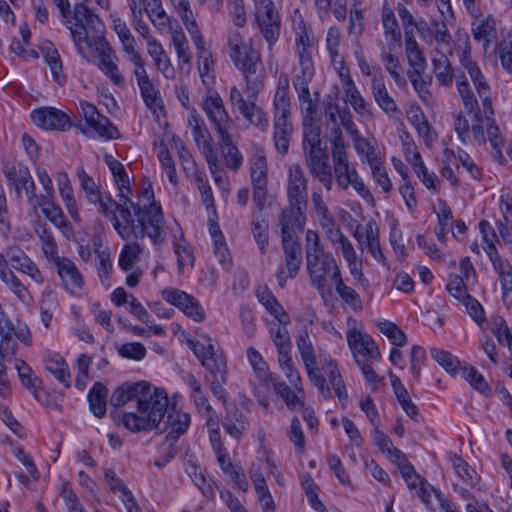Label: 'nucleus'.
Returning <instances> with one entry per match:
<instances>
[{
  "label": "nucleus",
  "mask_w": 512,
  "mask_h": 512,
  "mask_svg": "<svg viewBox=\"0 0 512 512\" xmlns=\"http://www.w3.org/2000/svg\"><path fill=\"white\" fill-rule=\"evenodd\" d=\"M132 400L137 402V412L112 416L115 424L123 425L134 433L158 428L164 416L171 411L166 391L144 381L118 387L110 403L119 407Z\"/></svg>",
  "instance_id": "nucleus-1"
},
{
  "label": "nucleus",
  "mask_w": 512,
  "mask_h": 512,
  "mask_svg": "<svg viewBox=\"0 0 512 512\" xmlns=\"http://www.w3.org/2000/svg\"><path fill=\"white\" fill-rule=\"evenodd\" d=\"M97 200L90 203L98 205V212L108 218L122 239H142L148 236L155 245L166 240L164 215L161 206L152 203L149 206L131 208L124 200L117 203L108 194H99Z\"/></svg>",
  "instance_id": "nucleus-2"
},
{
  "label": "nucleus",
  "mask_w": 512,
  "mask_h": 512,
  "mask_svg": "<svg viewBox=\"0 0 512 512\" xmlns=\"http://www.w3.org/2000/svg\"><path fill=\"white\" fill-rule=\"evenodd\" d=\"M75 18L80 24L72 28V40L79 55L91 61L97 54L98 69L114 85L124 87L126 82L118 69V57L104 37L105 25L101 18L82 5L75 8Z\"/></svg>",
  "instance_id": "nucleus-3"
},
{
  "label": "nucleus",
  "mask_w": 512,
  "mask_h": 512,
  "mask_svg": "<svg viewBox=\"0 0 512 512\" xmlns=\"http://www.w3.org/2000/svg\"><path fill=\"white\" fill-rule=\"evenodd\" d=\"M303 124V154L310 175L329 192L332 190V174L329 154L322 146L321 128L317 119L318 104L311 93L297 96Z\"/></svg>",
  "instance_id": "nucleus-4"
},
{
  "label": "nucleus",
  "mask_w": 512,
  "mask_h": 512,
  "mask_svg": "<svg viewBox=\"0 0 512 512\" xmlns=\"http://www.w3.org/2000/svg\"><path fill=\"white\" fill-rule=\"evenodd\" d=\"M482 103V112L475 111L472 118V133L478 144H485L488 140L495 151V157L500 161L505 158L502 154L504 139L500 134L499 127L495 124L494 111L491 101V90L480 68L469 75Z\"/></svg>",
  "instance_id": "nucleus-5"
},
{
  "label": "nucleus",
  "mask_w": 512,
  "mask_h": 512,
  "mask_svg": "<svg viewBox=\"0 0 512 512\" xmlns=\"http://www.w3.org/2000/svg\"><path fill=\"white\" fill-rule=\"evenodd\" d=\"M227 47L229 58L243 75L246 91L255 97L263 89L265 78L260 52L253 46L251 39L245 41L239 31L230 32Z\"/></svg>",
  "instance_id": "nucleus-6"
},
{
  "label": "nucleus",
  "mask_w": 512,
  "mask_h": 512,
  "mask_svg": "<svg viewBox=\"0 0 512 512\" xmlns=\"http://www.w3.org/2000/svg\"><path fill=\"white\" fill-rule=\"evenodd\" d=\"M32 228L40 240L41 250L46 260L56 268L57 275L64 288L70 293L82 290L84 278L81 272L71 259L59 255L58 244L52 231L38 214H36L35 219L32 221Z\"/></svg>",
  "instance_id": "nucleus-7"
},
{
  "label": "nucleus",
  "mask_w": 512,
  "mask_h": 512,
  "mask_svg": "<svg viewBox=\"0 0 512 512\" xmlns=\"http://www.w3.org/2000/svg\"><path fill=\"white\" fill-rule=\"evenodd\" d=\"M290 79L288 74L280 73L272 101L273 141L278 153L288 152L293 134Z\"/></svg>",
  "instance_id": "nucleus-8"
},
{
  "label": "nucleus",
  "mask_w": 512,
  "mask_h": 512,
  "mask_svg": "<svg viewBox=\"0 0 512 512\" xmlns=\"http://www.w3.org/2000/svg\"><path fill=\"white\" fill-rule=\"evenodd\" d=\"M79 110L85 124L81 121H76L73 122V126L79 129L85 136L104 140L120 138L118 128L106 116L101 114L94 104L80 101Z\"/></svg>",
  "instance_id": "nucleus-9"
},
{
  "label": "nucleus",
  "mask_w": 512,
  "mask_h": 512,
  "mask_svg": "<svg viewBox=\"0 0 512 512\" xmlns=\"http://www.w3.org/2000/svg\"><path fill=\"white\" fill-rule=\"evenodd\" d=\"M248 164L253 187V201L257 209L262 211L266 204L268 166L265 150L259 144H252Z\"/></svg>",
  "instance_id": "nucleus-10"
},
{
  "label": "nucleus",
  "mask_w": 512,
  "mask_h": 512,
  "mask_svg": "<svg viewBox=\"0 0 512 512\" xmlns=\"http://www.w3.org/2000/svg\"><path fill=\"white\" fill-rule=\"evenodd\" d=\"M299 57L300 71L293 78V87L297 96L310 93L309 84L312 81L315 70L312 58V45L305 30L298 33L295 39Z\"/></svg>",
  "instance_id": "nucleus-11"
},
{
  "label": "nucleus",
  "mask_w": 512,
  "mask_h": 512,
  "mask_svg": "<svg viewBox=\"0 0 512 512\" xmlns=\"http://www.w3.org/2000/svg\"><path fill=\"white\" fill-rule=\"evenodd\" d=\"M296 345L309 380L318 388L324 398H330L331 388L327 384L325 377L319 372L314 346L307 329L302 330L298 334Z\"/></svg>",
  "instance_id": "nucleus-12"
},
{
  "label": "nucleus",
  "mask_w": 512,
  "mask_h": 512,
  "mask_svg": "<svg viewBox=\"0 0 512 512\" xmlns=\"http://www.w3.org/2000/svg\"><path fill=\"white\" fill-rule=\"evenodd\" d=\"M255 20L269 48L278 41L281 19L272 0H254Z\"/></svg>",
  "instance_id": "nucleus-13"
},
{
  "label": "nucleus",
  "mask_w": 512,
  "mask_h": 512,
  "mask_svg": "<svg viewBox=\"0 0 512 512\" xmlns=\"http://www.w3.org/2000/svg\"><path fill=\"white\" fill-rule=\"evenodd\" d=\"M189 347L199 359L201 365L207 370H214L216 373L224 372L226 357L217 343L208 335H202L201 340H189Z\"/></svg>",
  "instance_id": "nucleus-14"
},
{
  "label": "nucleus",
  "mask_w": 512,
  "mask_h": 512,
  "mask_svg": "<svg viewBox=\"0 0 512 512\" xmlns=\"http://www.w3.org/2000/svg\"><path fill=\"white\" fill-rule=\"evenodd\" d=\"M190 424V415L171 407V411L167 413V419L165 421V428L163 431H167L164 444L170 448V451L165 457H162L155 461V465L162 467L166 465L175 456L174 444L177 442L180 436H182Z\"/></svg>",
  "instance_id": "nucleus-15"
},
{
  "label": "nucleus",
  "mask_w": 512,
  "mask_h": 512,
  "mask_svg": "<svg viewBox=\"0 0 512 512\" xmlns=\"http://www.w3.org/2000/svg\"><path fill=\"white\" fill-rule=\"evenodd\" d=\"M201 108L218 135L230 131L233 121L218 92L208 90L202 99Z\"/></svg>",
  "instance_id": "nucleus-16"
},
{
  "label": "nucleus",
  "mask_w": 512,
  "mask_h": 512,
  "mask_svg": "<svg viewBox=\"0 0 512 512\" xmlns=\"http://www.w3.org/2000/svg\"><path fill=\"white\" fill-rule=\"evenodd\" d=\"M135 66L134 76L140 90L141 97L147 108L153 113L157 114L163 110V100L159 90L156 88L150 79L143 58L132 62Z\"/></svg>",
  "instance_id": "nucleus-17"
},
{
  "label": "nucleus",
  "mask_w": 512,
  "mask_h": 512,
  "mask_svg": "<svg viewBox=\"0 0 512 512\" xmlns=\"http://www.w3.org/2000/svg\"><path fill=\"white\" fill-rule=\"evenodd\" d=\"M281 242L285 265L278 268L276 278L278 285L283 288L288 279H293L298 274L302 263V250L299 238L281 239Z\"/></svg>",
  "instance_id": "nucleus-18"
},
{
  "label": "nucleus",
  "mask_w": 512,
  "mask_h": 512,
  "mask_svg": "<svg viewBox=\"0 0 512 512\" xmlns=\"http://www.w3.org/2000/svg\"><path fill=\"white\" fill-rule=\"evenodd\" d=\"M161 295L167 303L180 309L195 322H203L205 320L206 312L193 295L175 288H166L162 290Z\"/></svg>",
  "instance_id": "nucleus-19"
},
{
  "label": "nucleus",
  "mask_w": 512,
  "mask_h": 512,
  "mask_svg": "<svg viewBox=\"0 0 512 512\" xmlns=\"http://www.w3.org/2000/svg\"><path fill=\"white\" fill-rule=\"evenodd\" d=\"M347 343L356 362L357 360L380 361L381 353L376 342L370 335L364 334L356 327L348 330Z\"/></svg>",
  "instance_id": "nucleus-20"
},
{
  "label": "nucleus",
  "mask_w": 512,
  "mask_h": 512,
  "mask_svg": "<svg viewBox=\"0 0 512 512\" xmlns=\"http://www.w3.org/2000/svg\"><path fill=\"white\" fill-rule=\"evenodd\" d=\"M307 270L311 283L322 297L327 292L326 275L332 282L341 275L340 267L331 252H327L324 256L318 258L316 267H307Z\"/></svg>",
  "instance_id": "nucleus-21"
},
{
  "label": "nucleus",
  "mask_w": 512,
  "mask_h": 512,
  "mask_svg": "<svg viewBox=\"0 0 512 512\" xmlns=\"http://www.w3.org/2000/svg\"><path fill=\"white\" fill-rule=\"evenodd\" d=\"M333 169L331 168L332 177L334 176L337 185L342 190H347L354 176H357V170L350 163L346 153V143H338L332 146Z\"/></svg>",
  "instance_id": "nucleus-22"
},
{
  "label": "nucleus",
  "mask_w": 512,
  "mask_h": 512,
  "mask_svg": "<svg viewBox=\"0 0 512 512\" xmlns=\"http://www.w3.org/2000/svg\"><path fill=\"white\" fill-rule=\"evenodd\" d=\"M31 119L36 126L45 130L66 131L73 126L72 118L68 114L53 107L33 110Z\"/></svg>",
  "instance_id": "nucleus-23"
},
{
  "label": "nucleus",
  "mask_w": 512,
  "mask_h": 512,
  "mask_svg": "<svg viewBox=\"0 0 512 512\" xmlns=\"http://www.w3.org/2000/svg\"><path fill=\"white\" fill-rule=\"evenodd\" d=\"M308 179L299 164H293L288 170L287 196L289 205L307 208Z\"/></svg>",
  "instance_id": "nucleus-24"
},
{
  "label": "nucleus",
  "mask_w": 512,
  "mask_h": 512,
  "mask_svg": "<svg viewBox=\"0 0 512 512\" xmlns=\"http://www.w3.org/2000/svg\"><path fill=\"white\" fill-rule=\"evenodd\" d=\"M306 208L301 206H286L280 215L279 225L281 228V239L298 238L306 223Z\"/></svg>",
  "instance_id": "nucleus-25"
},
{
  "label": "nucleus",
  "mask_w": 512,
  "mask_h": 512,
  "mask_svg": "<svg viewBox=\"0 0 512 512\" xmlns=\"http://www.w3.org/2000/svg\"><path fill=\"white\" fill-rule=\"evenodd\" d=\"M190 36L197 50L198 70L200 77L202 79V83L206 86L208 90H211L215 83L214 62L212 60V53L210 49H208L205 46V41L201 35V32H198L197 34H193Z\"/></svg>",
  "instance_id": "nucleus-26"
},
{
  "label": "nucleus",
  "mask_w": 512,
  "mask_h": 512,
  "mask_svg": "<svg viewBox=\"0 0 512 512\" xmlns=\"http://www.w3.org/2000/svg\"><path fill=\"white\" fill-rule=\"evenodd\" d=\"M371 92L377 105L389 116L400 115V109L389 94L381 72L373 75Z\"/></svg>",
  "instance_id": "nucleus-27"
},
{
  "label": "nucleus",
  "mask_w": 512,
  "mask_h": 512,
  "mask_svg": "<svg viewBox=\"0 0 512 512\" xmlns=\"http://www.w3.org/2000/svg\"><path fill=\"white\" fill-rule=\"evenodd\" d=\"M417 31L421 38L429 45L433 44V42L438 44H449L451 42V35L443 21L432 20L427 22L424 19H420L417 22Z\"/></svg>",
  "instance_id": "nucleus-28"
},
{
  "label": "nucleus",
  "mask_w": 512,
  "mask_h": 512,
  "mask_svg": "<svg viewBox=\"0 0 512 512\" xmlns=\"http://www.w3.org/2000/svg\"><path fill=\"white\" fill-rule=\"evenodd\" d=\"M381 20L387 46L391 49H401L402 35L393 9L386 3L382 7Z\"/></svg>",
  "instance_id": "nucleus-29"
},
{
  "label": "nucleus",
  "mask_w": 512,
  "mask_h": 512,
  "mask_svg": "<svg viewBox=\"0 0 512 512\" xmlns=\"http://www.w3.org/2000/svg\"><path fill=\"white\" fill-rule=\"evenodd\" d=\"M353 236L358 241L361 248L364 245L368 248V251L371 253L373 258L377 262H381V263L385 262V256L381 250L380 242H379V228L375 221L371 220L366 223L365 238L358 230H356L354 232Z\"/></svg>",
  "instance_id": "nucleus-30"
},
{
  "label": "nucleus",
  "mask_w": 512,
  "mask_h": 512,
  "mask_svg": "<svg viewBox=\"0 0 512 512\" xmlns=\"http://www.w3.org/2000/svg\"><path fill=\"white\" fill-rule=\"evenodd\" d=\"M187 123L192 130L193 139L200 152L213 148L212 137L209 129L207 128L204 119L194 107L190 109Z\"/></svg>",
  "instance_id": "nucleus-31"
},
{
  "label": "nucleus",
  "mask_w": 512,
  "mask_h": 512,
  "mask_svg": "<svg viewBox=\"0 0 512 512\" xmlns=\"http://www.w3.org/2000/svg\"><path fill=\"white\" fill-rule=\"evenodd\" d=\"M220 152L224 159L225 166L237 172L243 165V155L237 146L234 144L232 135L229 131L219 134Z\"/></svg>",
  "instance_id": "nucleus-32"
},
{
  "label": "nucleus",
  "mask_w": 512,
  "mask_h": 512,
  "mask_svg": "<svg viewBox=\"0 0 512 512\" xmlns=\"http://www.w3.org/2000/svg\"><path fill=\"white\" fill-rule=\"evenodd\" d=\"M319 358L322 363V370L327 374L335 395L339 401H346L347 391L336 361L328 354H320Z\"/></svg>",
  "instance_id": "nucleus-33"
},
{
  "label": "nucleus",
  "mask_w": 512,
  "mask_h": 512,
  "mask_svg": "<svg viewBox=\"0 0 512 512\" xmlns=\"http://www.w3.org/2000/svg\"><path fill=\"white\" fill-rule=\"evenodd\" d=\"M256 297L265 309L278 320L281 325H288L291 322L290 316L272 294L267 286L260 287L256 292Z\"/></svg>",
  "instance_id": "nucleus-34"
},
{
  "label": "nucleus",
  "mask_w": 512,
  "mask_h": 512,
  "mask_svg": "<svg viewBox=\"0 0 512 512\" xmlns=\"http://www.w3.org/2000/svg\"><path fill=\"white\" fill-rule=\"evenodd\" d=\"M113 30L119 37L123 51L126 53L131 63L142 58L141 54L136 49V40L125 21L120 18H115L113 20Z\"/></svg>",
  "instance_id": "nucleus-35"
},
{
  "label": "nucleus",
  "mask_w": 512,
  "mask_h": 512,
  "mask_svg": "<svg viewBox=\"0 0 512 512\" xmlns=\"http://www.w3.org/2000/svg\"><path fill=\"white\" fill-rule=\"evenodd\" d=\"M12 331V322L3 311H0V355L7 359H11L18 349V343L12 335Z\"/></svg>",
  "instance_id": "nucleus-36"
},
{
  "label": "nucleus",
  "mask_w": 512,
  "mask_h": 512,
  "mask_svg": "<svg viewBox=\"0 0 512 512\" xmlns=\"http://www.w3.org/2000/svg\"><path fill=\"white\" fill-rule=\"evenodd\" d=\"M399 49H391L386 46L381 51V61L385 70L389 73L397 86L404 87L407 84L406 78L402 74V66L396 52Z\"/></svg>",
  "instance_id": "nucleus-37"
},
{
  "label": "nucleus",
  "mask_w": 512,
  "mask_h": 512,
  "mask_svg": "<svg viewBox=\"0 0 512 512\" xmlns=\"http://www.w3.org/2000/svg\"><path fill=\"white\" fill-rule=\"evenodd\" d=\"M15 369L17 370L21 384L33 394L35 400L40 401L39 392L42 389L41 379L35 375L30 366L22 359H15Z\"/></svg>",
  "instance_id": "nucleus-38"
},
{
  "label": "nucleus",
  "mask_w": 512,
  "mask_h": 512,
  "mask_svg": "<svg viewBox=\"0 0 512 512\" xmlns=\"http://www.w3.org/2000/svg\"><path fill=\"white\" fill-rule=\"evenodd\" d=\"M343 111H341L340 107L336 103L329 102L325 106V125L326 129L330 130V133L332 135L331 138V144L332 146L335 144L345 143V140L342 135V130L340 127V124L338 122L339 119H341Z\"/></svg>",
  "instance_id": "nucleus-39"
},
{
  "label": "nucleus",
  "mask_w": 512,
  "mask_h": 512,
  "mask_svg": "<svg viewBox=\"0 0 512 512\" xmlns=\"http://www.w3.org/2000/svg\"><path fill=\"white\" fill-rule=\"evenodd\" d=\"M248 93V98L251 99V101L239 112L249 124L261 131H266L269 126L267 113L261 107L256 105L255 100L257 95L254 97L251 92Z\"/></svg>",
  "instance_id": "nucleus-40"
},
{
  "label": "nucleus",
  "mask_w": 512,
  "mask_h": 512,
  "mask_svg": "<svg viewBox=\"0 0 512 512\" xmlns=\"http://www.w3.org/2000/svg\"><path fill=\"white\" fill-rule=\"evenodd\" d=\"M172 141L174 143V147L177 150L178 158L181 163V167L186 177L191 179L196 175L202 173L197 167V164L186 147V144L182 141V139L176 135L172 136Z\"/></svg>",
  "instance_id": "nucleus-41"
},
{
  "label": "nucleus",
  "mask_w": 512,
  "mask_h": 512,
  "mask_svg": "<svg viewBox=\"0 0 512 512\" xmlns=\"http://www.w3.org/2000/svg\"><path fill=\"white\" fill-rule=\"evenodd\" d=\"M325 251L321 243L319 233L315 230H307L305 234L306 266L316 267L317 259L324 256Z\"/></svg>",
  "instance_id": "nucleus-42"
},
{
  "label": "nucleus",
  "mask_w": 512,
  "mask_h": 512,
  "mask_svg": "<svg viewBox=\"0 0 512 512\" xmlns=\"http://www.w3.org/2000/svg\"><path fill=\"white\" fill-rule=\"evenodd\" d=\"M432 64L437 81L443 86L451 85L453 73L448 57L439 49H435L432 55Z\"/></svg>",
  "instance_id": "nucleus-43"
},
{
  "label": "nucleus",
  "mask_w": 512,
  "mask_h": 512,
  "mask_svg": "<svg viewBox=\"0 0 512 512\" xmlns=\"http://www.w3.org/2000/svg\"><path fill=\"white\" fill-rule=\"evenodd\" d=\"M107 396L108 389L100 382H96L88 393L89 407L98 418L106 414Z\"/></svg>",
  "instance_id": "nucleus-44"
},
{
  "label": "nucleus",
  "mask_w": 512,
  "mask_h": 512,
  "mask_svg": "<svg viewBox=\"0 0 512 512\" xmlns=\"http://www.w3.org/2000/svg\"><path fill=\"white\" fill-rule=\"evenodd\" d=\"M345 94L353 109L361 116L371 115L370 104L363 98L351 77L345 81Z\"/></svg>",
  "instance_id": "nucleus-45"
},
{
  "label": "nucleus",
  "mask_w": 512,
  "mask_h": 512,
  "mask_svg": "<svg viewBox=\"0 0 512 512\" xmlns=\"http://www.w3.org/2000/svg\"><path fill=\"white\" fill-rule=\"evenodd\" d=\"M472 34L476 41H482L484 48L497 37L495 20L488 16L483 20L472 23Z\"/></svg>",
  "instance_id": "nucleus-46"
},
{
  "label": "nucleus",
  "mask_w": 512,
  "mask_h": 512,
  "mask_svg": "<svg viewBox=\"0 0 512 512\" xmlns=\"http://www.w3.org/2000/svg\"><path fill=\"white\" fill-rule=\"evenodd\" d=\"M335 291L341 300L351 307L354 311H360L363 308V303L360 295L355 289L346 285L342 279V274L333 281Z\"/></svg>",
  "instance_id": "nucleus-47"
},
{
  "label": "nucleus",
  "mask_w": 512,
  "mask_h": 512,
  "mask_svg": "<svg viewBox=\"0 0 512 512\" xmlns=\"http://www.w3.org/2000/svg\"><path fill=\"white\" fill-rule=\"evenodd\" d=\"M46 369L65 387L70 386V373L63 357L58 354L49 356L45 360Z\"/></svg>",
  "instance_id": "nucleus-48"
},
{
  "label": "nucleus",
  "mask_w": 512,
  "mask_h": 512,
  "mask_svg": "<svg viewBox=\"0 0 512 512\" xmlns=\"http://www.w3.org/2000/svg\"><path fill=\"white\" fill-rule=\"evenodd\" d=\"M3 174L11 186L14 187L17 194H20L22 185L31 177L29 168L25 165L6 164L3 167Z\"/></svg>",
  "instance_id": "nucleus-49"
},
{
  "label": "nucleus",
  "mask_w": 512,
  "mask_h": 512,
  "mask_svg": "<svg viewBox=\"0 0 512 512\" xmlns=\"http://www.w3.org/2000/svg\"><path fill=\"white\" fill-rule=\"evenodd\" d=\"M0 280L21 302L29 304L32 301V296L28 288L20 281L12 270L3 273V275L0 276Z\"/></svg>",
  "instance_id": "nucleus-50"
},
{
  "label": "nucleus",
  "mask_w": 512,
  "mask_h": 512,
  "mask_svg": "<svg viewBox=\"0 0 512 512\" xmlns=\"http://www.w3.org/2000/svg\"><path fill=\"white\" fill-rule=\"evenodd\" d=\"M408 120L416 129L419 136L423 138L425 144L431 146L434 141V134L421 109L417 108L416 110H412L408 116Z\"/></svg>",
  "instance_id": "nucleus-51"
},
{
  "label": "nucleus",
  "mask_w": 512,
  "mask_h": 512,
  "mask_svg": "<svg viewBox=\"0 0 512 512\" xmlns=\"http://www.w3.org/2000/svg\"><path fill=\"white\" fill-rule=\"evenodd\" d=\"M217 461L221 470L230 477L238 489L246 492L248 490V482L244 475L241 474L240 469L235 467L230 461L229 454L224 453L220 456H217Z\"/></svg>",
  "instance_id": "nucleus-52"
},
{
  "label": "nucleus",
  "mask_w": 512,
  "mask_h": 512,
  "mask_svg": "<svg viewBox=\"0 0 512 512\" xmlns=\"http://www.w3.org/2000/svg\"><path fill=\"white\" fill-rule=\"evenodd\" d=\"M247 358L260 382L268 383L275 379L269 372L264 358L255 348L249 347L247 349Z\"/></svg>",
  "instance_id": "nucleus-53"
},
{
  "label": "nucleus",
  "mask_w": 512,
  "mask_h": 512,
  "mask_svg": "<svg viewBox=\"0 0 512 512\" xmlns=\"http://www.w3.org/2000/svg\"><path fill=\"white\" fill-rule=\"evenodd\" d=\"M45 217L55 226L57 227L62 235L70 240L75 237L74 229L71 223L67 220L66 216L63 213L62 208L58 205L57 207H53L52 210H45Z\"/></svg>",
  "instance_id": "nucleus-54"
},
{
  "label": "nucleus",
  "mask_w": 512,
  "mask_h": 512,
  "mask_svg": "<svg viewBox=\"0 0 512 512\" xmlns=\"http://www.w3.org/2000/svg\"><path fill=\"white\" fill-rule=\"evenodd\" d=\"M455 80L464 108L469 114L474 115L475 111L479 110L478 101L469 87L466 76L463 74L456 75Z\"/></svg>",
  "instance_id": "nucleus-55"
},
{
  "label": "nucleus",
  "mask_w": 512,
  "mask_h": 512,
  "mask_svg": "<svg viewBox=\"0 0 512 512\" xmlns=\"http://www.w3.org/2000/svg\"><path fill=\"white\" fill-rule=\"evenodd\" d=\"M396 464L399 467L400 473L405 480L407 487L412 491H417L419 487L423 483H427L425 479H423L414 469L412 464L406 459V456L403 455V460L399 458L396 461Z\"/></svg>",
  "instance_id": "nucleus-56"
},
{
  "label": "nucleus",
  "mask_w": 512,
  "mask_h": 512,
  "mask_svg": "<svg viewBox=\"0 0 512 512\" xmlns=\"http://www.w3.org/2000/svg\"><path fill=\"white\" fill-rule=\"evenodd\" d=\"M413 160V169L418 178L421 180V182L425 185L427 189L436 191L437 184L439 182L437 175L433 172L428 171L427 167L425 166L422 160L420 153H418L417 151L414 152Z\"/></svg>",
  "instance_id": "nucleus-57"
},
{
  "label": "nucleus",
  "mask_w": 512,
  "mask_h": 512,
  "mask_svg": "<svg viewBox=\"0 0 512 512\" xmlns=\"http://www.w3.org/2000/svg\"><path fill=\"white\" fill-rule=\"evenodd\" d=\"M173 7L181 17L186 29L190 35L197 34L200 29L196 23L194 14L190 8L188 0H170Z\"/></svg>",
  "instance_id": "nucleus-58"
},
{
  "label": "nucleus",
  "mask_w": 512,
  "mask_h": 512,
  "mask_svg": "<svg viewBox=\"0 0 512 512\" xmlns=\"http://www.w3.org/2000/svg\"><path fill=\"white\" fill-rule=\"evenodd\" d=\"M274 391L284 400L286 406L290 410L303 407V401L296 395V393L282 380L276 377L273 381Z\"/></svg>",
  "instance_id": "nucleus-59"
},
{
  "label": "nucleus",
  "mask_w": 512,
  "mask_h": 512,
  "mask_svg": "<svg viewBox=\"0 0 512 512\" xmlns=\"http://www.w3.org/2000/svg\"><path fill=\"white\" fill-rule=\"evenodd\" d=\"M174 252L177 256V265L180 274L183 273L186 266L192 267L194 265L195 258L193 249L183 238L182 234L180 239L174 243Z\"/></svg>",
  "instance_id": "nucleus-60"
},
{
  "label": "nucleus",
  "mask_w": 512,
  "mask_h": 512,
  "mask_svg": "<svg viewBox=\"0 0 512 512\" xmlns=\"http://www.w3.org/2000/svg\"><path fill=\"white\" fill-rule=\"evenodd\" d=\"M57 307L58 300L56 294L51 290H45L40 301V318L46 328L50 326L53 312Z\"/></svg>",
  "instance_id": "nucleus-61"
},
{
  "label": "nucleus",
  "mask_w": 512,
  "mask_h": 512,
  "mask_svg": "<svg viewBox=\"0 0 512 512\" xmlns=\"http://www.w3.org/2000/svg\"><path fill=\"white\" fill-rule=\"evenodd\" d=\"M314 5L319 13H328L331 9L340 22L345 21L347 17V0H314Z\"/></svg>",
  "instance_id": "nucleus-62"
},
{
  "label": "nucleus",
  "mask_w": 512,
  "mask_h": 512,
  "mask_svg": "<svg viewBox=\"0 0 512 512\" xmlns=\"http://www.w3.org/2000/svg\"><path fill=\"white\" fill-rule=\"evenodd\" d=\"M368 165L370 166L374 180L378 183L383 192L389 193L392 190V182L383 165L382 159L380 157L372 158Z\"/></svg>",
  "instance_id": "nucleus-63"
},
{
  "label": "nucleus",
  "mask_w": 512,
  "mask_h": 512,
  "mask_svg": "<svg viewBox=\"0 0 512 512\" xmlns=\"http://www.w3.org/2000/svg\"><path fill=\"white\" fill-rule=\"evenodd\" d=\"M141 252L142 249L137 242L125 244L119 255V267L124 271H129L138 260Z\"/></svg>",
  "instance_id": "nucleus-64"
}]
</instances>
